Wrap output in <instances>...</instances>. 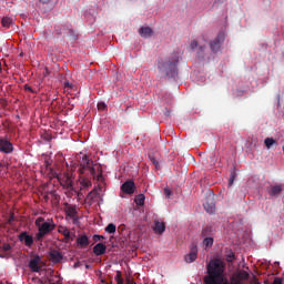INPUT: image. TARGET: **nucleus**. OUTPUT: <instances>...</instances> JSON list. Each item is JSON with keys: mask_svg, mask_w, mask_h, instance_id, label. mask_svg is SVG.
<instances>
[{"mask_svg": "<svg viewBox=\"0 0 284 284\" xmlns=\"http://www.w3.org/2000/svg\"><path fill=\"white\" fill-rule=\"evenodd\" d=\"M207 275L203 281L205 284H241V281H248L250 273L240 271L231 277V283L225 280V263L219 258L211 260L206 265Z\"/></svg>", "mask_w": 284, "mask_h": 284, "instance_id": "f257e3e1", "label": "nucleus"}, {"mask_svg": "<svg viewBox=\"0 0 284 284\" xmlns=\"http://www.w3.org/2000/svg\"><path fill=\"white\" fill-rule=\"evenodd\" d=\"M179 61L180 58L176 54L171 55L164 61L158 63V69L161 74H165L170 79L179 77Z\"/></svg>", "mask_w": 284, "mask_h": 284, "instance_id": "f03ea898", "label": "nucleus"}, {"mask_svg": "<svg viewBox=\"0 0 284 284\" xmlns=\"http://www.w3.org/2000/svg\"><path fill=\"white\" fill-rule=\"evenodd\" d=\"M36 227H38V233L36 235L38 241H41L44 236H48V234H50V232H53L54 227H57V225L54 224L53 220H48L45 222V219L43 217H38L36 220Z\"/></svg>", "mask_w": 284, "mask_h": 284, "instance_id": "7ed1b4c3", "label": "nucleus"}, {"mask_svg": "<svg viewBox=\"0 0 284 284\" xmlns=\"http://www.w3.org/2000/svg\"><path fill=\"white\" fill-rule=\"evenodd\" d=\"M97 169L100 170L101 166L94 164V161L90 160V156L83 155L80 162V174H83L84 170L90 171L93 178L97 176Z\"/></svg>", "mask_w": 284, "mask_h": 284, "instance_id": "20e7f679", "label": "nucleus"}, {"mask_svg": "<svg viewBox=\"0 0 284 284\" xmlns=\"http://www.w3.org/2000/svg\"><path fill=\"white\" fill-rule=\"evenodd\" d=\"M225 41V33L221 32L216 36V38L210 43V48L214 54L216 52H221V45H223Z\"/></svg>", "mask_w": 284, "mask_h": 284, "instance_id": "39448f33", "label": "nucleus"}, {"mask_svg": "<svg viewBox=\"0 0 284 284\" xmlns=\"http://www.w3.org/2000/svg\"><path fill=\"white\" fill-rule=\"evenodd\" d=\"M0 152L12 154L14 152V145L7 138H0Z\"/></svg>", "mask_w": 284, "mask_h": 284, "instance_id": "423d86ee", "label": "nucleus"}, {"mask_svg": "<svg viewBox=\"0 0 284 284\" xmlns=\"http://www.w3.org/2000/svg\"><path fill=\"white\" fill-rule=\"evenodd\" d=\"M199 258V248L195 243H192L190 246V253L184 256L185 263H194Z\"/></svg>", "mask_w": 284, "mask_h": 284, "instance_id": "0eeeda50", "label": "nucleus"}, {"mask_svg": "<svg viewBox=\"0 0 284 284\" xmlns=\"http://www.w3.org/2000/svg\"><path fill=\"white\" fill-rule=\"evenodd\" d=\"M20 243H24L26 247H32L34 245V237L28 232L23 231L18 235Z\"/></svg>", "mask_w": 284, "mask_h": 284, "instance_id": "6e6552de", "label": "nucleus"}, {"mask_svg": "<svg viewBox=\"0 0 284 284\" xmlns=\"http://www.w3.org/2000/svg\"><path fill=\"white\" fill-rule=\"evenodd\" d=\"M64 212L67 216H70V219H73V223L77 224L79 219H77V206L71 205L69 203H64Z\"/></svg>", "mask_w": 284, "mask_h": 284, "instance_id": "1a4fd4ad", "label": "nucleus"}, {"mask_svg": "<svg viewBox=\"0 0 284 284\" xmlns=\"http://www.w3.org/2000/svg\"><path fill=\"white\" fill-rule=\"evenodd\" d=\"M121 190L124 192V194H134L136 185L134 184V181L129 180L121 185Z\"/></svg>", "mask_w": 284, "mask_h": 284, "instance_id": "9d476101", "label": "nucleus"}, {"mask_svg": "<svg viewBox=\"0 0 284 284\" xmlns=\"http://www.w3.org/2000/svg\"><path fill=\"white\" fill-rule=\"evenodd\" d=\"M51 263H61L63 261V254L58 250H51L49 253Z\"/></svg>", "mask_w": 284, "mask_h": 284, "instance_id": "9b49d317", "label": "nucleus"}, {"mask_svg": "<svg viewBox=\"0 0 284 284\" xmlns=\"http://www.w3.org/2000/svg\"><path fill=\"white\" fill-rule=\"evenodd\" d=\"M41 263V257L39 255H36L31 261L29 262V267L32 272H39L41 270V266L39 264Z\"/></svg>", "mask_w": 284, "mask_h": 284, "instance_id": "f8f14e48", "label": "nucleus"}, {"mask_svg": "<svg viewBox=\"0 0 284 284\" xmlns=\"http://www.w3.org/2000/svg\"><path fill=\"white\" fill-rule=\"evenodd\" d=\"M108 250V246L103 243H98L94 247H93V254H95V256H103V254H105Z\"/></svg>", "mask_w": 284, "mask_h": 284, "instance_id": "ddd939ff", "label": "nucleus"}, {"mask_svg": "<svg viewBox=\"0 0 284 284\" xmlns=\"http://www.w3.org/2000/svg\"><path fill=\"white\" fill-rule=\"evenodd\" d=\"M139 34L140 37H142L143 39H150V37H152V34H154V31L152 30V28L150 27H142L139 30Z\"/></svg>", "mask_w": 284, "mask_h": 284, "instance_id": "4468645a", "label": "nucleus"}, {"mask_svg": "<svg viewBox=\"0 0 284 284\" xmlns=\"http://www.w3.org/2000/svg\"><path fill=\"white\" fill-rule=\"evenodd\" d=\"M77 243L80 248L83 250L88 247V245H90V239L88 237V235H79V237L77 239Z\"/></svg>", "mask_w": 284, "mask_h": 284, "instance_id": "2eb2a0df", "label": "nucleus"}, {"mask_svg": "<svg viewBox=\"0 0 284 284\" xmlns=\"http://www.w3.org/2000/svg\"><path fill=\"white\" fill-rule=\"evenodd\" d=\"M153 230L155 234H163V232H165V223L155 221Z\"/></svg>", "mask_w": 284, "mask_h": 284, "instance_id": "dca6fc26", "label": "nucleus"}, {"mask_svg": "<svg viewBox=\"0 0 284 284\" xmlns=\"http://www.w3.org/2000/svg\"><path fill=\"white\" fill-rule=\"evenodd\" d=\"M14 23V20L10 17H3L1 20L2 28H10Z\"/></svg>", "mask_w": 284, "mask_h": 284, "instance_id": "f3484780", "label": "nucleus"}, {"mask_svg": "<svg viewBox=\"0 0 284 284\" xmlns=\"http://www.w3.org/2000/svg\"><path fill=\"white\" fill-rule=\"evenodd\" d=\"M204 210L209 213V214H214V210H216V206L210 202V201H206L204 203Z\"/></svg>", "mask_w": 284, "mask_h": 284, "instance_id": "a211bd4d", "label": "nucleus"}, {"mask_svg": "<svg viewBox=\"0 0 284 284\" xmlns=\"http://www.w3.org/2000/svg\"><path fill=\"white\" fill-rule=\"evenodd\" d=\"M134 203L136 205H139L140 207L145 205V195L144 194L136 195L135 199H134Z\"/></svg>", "mask_w": 284, "mask_h": 284, "instance_id": "6ab92c4d", "label": "nucleus"}, {"mask_svg": "<svg viewBox=\"0 0 284 284\" xmlns=\"http://www.w3.org/2000/svg\"><path fill=\"white\" fill-rule=\"evenodd\" d=\"M61 185L67 187V190H72V178L67 176L64 181H60Z\"/></svg>", "mask_w": 284, "mask_h": 284, "instance_id": "aec40b11", "label": "nucleus"}, {"mask_svg": "<svg viewBox=\"0 0 284 284\" xmlns=\"http://www.w3.org/2000/svg\"><path fill=\"white\" fill-rule=\"evenodd\" d=\"M283 192V187L281 185H274L271 187V195L276 196L277 194H281Z\"/></svg>", "mask_w": 284, "mask_h": 284, "instance_id": "412c9836", "label": "nucleus"}, {"mask_svg": "<svg viewBox=\"0 0 284 284\" xmlns=\"http://www.w3.org/2000/svg\"><path fill=\"white\" fill-rule=\"evenodd\" d=\"M105 232H108V234H115L116 233V225H114V223H110L105 227Z\"/></svg>", "mask_w": 284, "mask_h": 284, "instance_id": "4be33fe9", "label": "nucleus"}, {"mask_svg": "<svg viewBox=\"0 0 284 284\" xmlns=\"http://www.w3.org/2000/svg\"><path fill=\"white\" fill-rule=\"evenodd\" d=\"M264 145H266V148H272V145H276V140H274L273 138H266L264 140Z\"/></svg>", "mask_w": 284, "mask_h": 284, "instance_id": "5701e85b", "label": "nucleus"}, {"mask_svg": "<svg viewBox=\"0 0 284 284\" xmlns=\"http://www.w3.org/2000/svg\"><path fill=\"white\" fill-rule=\"evenodd\" d=\"M204 247H212L214 245V239L205 237L203 241Z\"/></svg>", "mask_w": 284, "mask_h": 284, "instance_id": "b1692460", "label": "nucleus"}, {"mask_svg": "<svg viewBox=\"0 0 284 284\" xmlns=\"http://www.w3.org/2000/svg\"><path fill=\"white\" fill-rule=\"evenodd\" d=\"M60 234H63L64 239H70V230L68 227L59 229Z\"/></svg>", "mask_w": 284, "mask_h": 284, "instance_id": "393cba45", "label": "nucleus"}, {"mask_svg": "<svg viewBox=\"0 0 284 284\" xmlns=\"http://www.w3.org/2000/svg\"><path fill=\"white\" fill-rule=\"evenodd\" d=\"M149 159L155 168H159V161H156V158H154V154H149Z\"/></svg>", "mask_w": 284, "mask_h": 284, "instance_id": "a878e982", "label": "nucleus"}, {"mask_svg": "<svg viewBox=\"0 0 284 284\" xmlns=\"http://www.w3.org/2000/svg\"><path fill=\"white\" fill-rule=\"evenodd\" d=\"M0 172H8V163L7 162H0Z\"/></svg>", "mask_w": 284, "mask_h": 284, "instance_id": "bb28decb", "label": "nucleus"}, {"mask_svg": "<svg viewBox=\"0 0 284 284\" xmlns=\"http://www.w3.org/2000/svg\"><path fill=\"white\" fill-rule=\"evenodd\" d=\"M236 179V173L235 172H231V176L229 180V185L232 186L234 185V180Z\"/></svg>", "mask_w": 284, "mask_h": 284, "instance_id": "cd10ccee", "label": "nucleus"}, {"mask_svg": "<svg viewBox=\"0 0 284 284\" xmlns=\"http://www.w3.org/2000/svg\"><path fill=\"white\" fill-rule=\"evenodd\" d=\"M236 179V173L235 172H231V176L229 180V185L232 186L234 185V180Z\"/></svg>", "mask_w": 284, "mask_h": 284, "instance_id": "c85d7f7f", "label": "nucleus"}, {"mask_svg": "<svg viewBox=\"0 0 284 284\" xmlns=\"http://www.w3.org/2000/svg\"><path fill=\"white\" fill-rule=\"evenodd\" d=\"M234 258H236V256L234 255V253H229L226 255V261L227 263H233Z\"/></svg>", "mask_w": 284, "mask_h": 284, "instance_id": "c756f323", "label": "nucleus"}, {"mask_svg": "<svg viewBox=\"0 0 284 284\" xmlns=\"http://www.w3.org/2000/svg\"><path fill=\"white\" fill-rule=\"evenodd\" d=\"M115 281L118 284H123V277H121V272H116Z\"/></svg>", "mask_w": 284, "mask_h": 284, "instance_id": "7c9ffc66", "label": "nucleus"}, {"mask_svg": "<svg viewBox=\"0 0 284 284\" xmlns=\"http://www.w3.org/2000/svg\"><path fill=\"white\" fill-rule=\"evenodd\" d=\"M191 50H196L199 48V42L196 40H193L190 44Z\"/></svg>", "mask_w": 284, "mask_h": 284, "instance_id": "2f4dec72", "label": "nucleus"}, {"mask_svg": "<svg viewBox=\"0 0 284 284\" xmlns=\"http://www.w3.org/2000/svg\"><path fill=\"white\" fill-rule=\"evenodd\" d=\"M24 91L26 92H31V94H34V92H36L34 90H32V87H30L28 84L24 85Z\"/></svg>", "mask_w": 284, "mask_h": 284, "instance_id": "473e14b6", "label": "nucleus"}, {"mask_svg": "<svg viewBox=\"0 0 284 284\" xmlns=\"http://www.w3.org/2000/svg\"><path fill=\"white\" fill-rule=\"evenodd\" d=\"M164 194L166 196V199H170L172 196V191L170 189H164Z\"/></svg>", "mask_w": 284, "mask_h": 284, "instance_id": "72a5a7b5", "label": "nucleus"}, {"mask_svg": "<svg viewBox=\"0 0 284 284\" xmlns=\"http://www.w3.org/2000/svg\"><path fill=\"white\" fill-rule=\"evenodd\" d=\"M105 108H108V105L104 104V102H99L98 103V110H105Z\"/></svg>", "mask_w": 284, "mask_h": 284, "instance_id": "f704fd0d", "label": "nucleus"}, {"mask_svg": "<svg viewBox=\"0 0 284 284\" xmlns=\"http://www.w3.org/2000/svg\"><path fill=\"white\" fill-rule=\"evenodd\" d=\"M82 185H84V187H90V185H92V182L90 180H83Z\"/></svg>", "mask_w": 284, "mask_h": 284, "instance_id": "c9c22d12", "label": "nucleus"}, {"mask_svg": "<svg viewBox=\"0 0 284 284\" xmlns=\"http://www.w3.org/2000/svg\"><path fill=\"white\" fill-rule=\"evenodd\" d=\"M2 250L3 252H10V250H12V246H10V244H3Z\"/></svg>", "mask_w": 284, "mask_h": 284, "instance_id": "e433bc0d", "label": "nucleus"}, {"mask_svg": "<svg viewBox=\"0 0 284 284\" xmlns=\"http://www.w3.org/2000/svg\"><path fill=\"white\" fill-rule=\"evenodd\" d=\"M209 235H210V229L209 227L203 229L202 236H209Z\"/></svg>", "mask_w": 284, "mask_h": 284, "instance_id": "4c0bfd02", "label": "nucleus"}, {"mask_svg": "<svg viewBox=\"0 0 284 284\" xmlns=\"http://www.w3.org/2000/svg\"><path fill=\"white\" fill-rule=\"evenodd\" d=\"M273 284H283V278L275 277L274 281H273Z\"/></svg>", "mask_w": 284, "mask_h": 284, "instance_id": "58836bf2", "label": "nucleus"}, {"mask_svg": "<svg viewBox=\"0 0 284 284\" xmlns=\"http://www.w3.org/2000/svg\"><path fill=\"white\" fill-rule=\"evenodd\" d=\"M101 239H104L103 235H93V241L99 242Z\"/></svg>", "mask_w": 284, "mask_h": 284, "instance_id": "ea45409f", "label": "nucleus"}, {"mask_svg": "<svg viewBox=\"0 0 284 284\" xmlns=\"http://www.w3.org/2000/svg\"><path fill=\"white\" fill-rule=\"evenodd\" d=\"M199 54L201 55V54H203V51L205 50V47H203V45H201L200 48H199Z\"/></svg>", "mask_w": 284, "mask_h": 284, "instance_id": "a19ab883", "label": "nucleus"}, {"mask_svg": "<svg viewBox=\"0 0 284 284\" xmlns=\"http://www.w3.org/2000/svg\"><path fill=\"white\" fill-rule=\"evenodd\" d=\"M97 179H98V181H102V180H103V174H102V173H99V174L97 175Z\"/></svg>", "mask_w": 284, "mask_h": 284, "instance_id": "79ce46f5", "label": "nucleus"}, {"mask_svg": "<svg viewBox=\"0 0 284 284\" xmlns=\"http://www.w3.org/2000/svg\"><path fill=\"white\" fill-rule=\"evenodd\" d=\"M14 221V215H11L10 217H9V220H8V223H12Z\"/></svg>", "mask_w": 284, "mask_h": 284, "instance_id": "37998d69", "label": "nucleus"}, {"mask_svg": "<svg viewBox=\"0 0 284 284\" xmlns=\"http://www.w3.org/2000/svg\"><path fill=\"white\" fill-rule=\"evenodd\" d=\"M94 195H97V191H91V192L89 193V196H94Z\"/></svg>", "mask_w": 284, "mask_h": 284, "instance_id": "c03bdc74", "label": "nucleus"}, {"mask_svg": "<svg viewBox=\"0 0 284 284\" xmlns=\"http://www.w3.org/2000/svg\"><path fill=\"white\" fill-rule=\"evenodd\" d=\"M64 88H72V84H70V82H67V83L64 84Z\"/></svg>", "mask_w": 284, "mask_h": 284, "instance_id": "a18cd8bd", "label": "nucleus"}, {"mask_svg": "<svg viewBox=\"0 0 284 284\" xmlns=\"http://www.w3.org/2000/svg\"><path fill=\"white\" fill-rule=\"evenodd\" d=\"M51 0H40V3H48L50 2Z\"/></svg>", "mask_w": 284, "mask_h": 284, "instance_id": "49530a36", "label": "nucleus"}, {"mask_svg": "<svg viewBox=\"0 0 284 284\" xmlns=\"http://www.w3.org/2000/svg\"><path fill=\"white\" fill-rule=\"evenodd\" d=\"M126 284H135V283H134V281H132V280H128V281H126Z\"/></svg>", "mask_w": 284, "mask_h": 284, "instance_id": "de8ad7c7", "label": "nucleus"}, {"mask_svg": "<svg viewBox=\"0 0 284 284\" xmlns=\"http://www.w3.org/2000/svg\"><path fill=\"white\" fill-rule=\"evenodd\" d=\"M165 116H170V111H165Z\"/></svg>", "mask_w": 284, "mask_h": 284, "instance_id": "09e8293b", "label": "nucleus"}, {"mask_svg": "<svg viewBox=\"0 0 284 284\" xmlns=\"http://www.w3.org/2000/svg\"><path fill=\"white\" fill-rule=\"evenodd\" d=\"M212 159V163H216V158H211Z\"/></svg>", "mask_w": 284, "mask_h": 284, "instance_id": "8fccbe9b", "label": "nucleus"}, {"mask_svg": "<svg viewBox=\"0 0 284 284\" xmlns=\"http://www.w3.org/2000/svg\"><path fill=\"white\" fill-rule=\"evenodd\" d=\"M53 196L55 197L57 201H59V195L53 193Z\"/></svg>", "mask_w": 284, "mask_h": 284, "instance_id": "3c124183", "label": "nucleus"}, {"mask_svg": "<svg viewBox=\"0 0 284 284\" xmlns=\"http://www.w3.org/2000/svg\"><path fill=\"white\" fill-rule=\"evenodd\" d=\"M70 34H74V30L70 29L69 30Z\"/></svg>", "mask_w": 284, "mask_h": 284, "instance_id": "603ef678", "label": "nucleus"}, {"mask_svg": "<svg viewBox=\"0 0 284 284\" xmlns=\"http://www.w3.org/2000/svg\"><path fill=\"white\" fill-rule=\"evenodd\" d=\"M1 70H2V69H1V62H0V72H1Z\"/></svg>", "mask_w": 284, "mask_h": 284, "instance_id": "864d4df0", "label": "nucleus"}]
</instances>
